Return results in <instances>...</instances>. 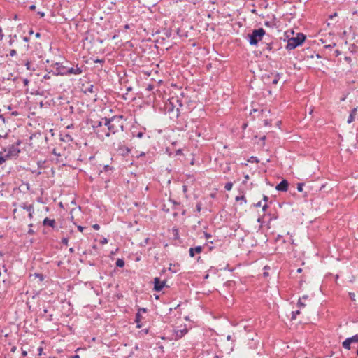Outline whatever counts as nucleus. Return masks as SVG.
<instances>
[{
  "label": "nucleus",
  "instance_id": "40",
  "mask_svg": "<svg viewBox=\"0 0 358 358\" xmlns=\"http://www.w3.org/2000/svg\"><path fill=\"white\" fill-rule=\"evenodd\" d=\"M108 243V239L106 238H103V239H101L100 241V243L103 245V244H106Z\"/></svg>",
  "mask_w": 358,
  "mask_h": 358
},
{
  "label": "nucleus",
  "instance_id": "52",
  "mask_svg": "<svg viewBox=\"0 0 358 358\" xmlns=\"http://www.w3.org/2000/svg\"><path fill=\"white\" fill-rule=\"evenodd\" d=\"M146 311H147L146 308H139V309H138V312H139V313H141V312L145 313Z\"/></svg>",
  "mask_w": 358,
  "mask_h": 358
},
{
  "label": "nucleus",
  "instance_id": "60",
  "mask_svg": "<svg viewBox=\"0 0 358 358\" xmlns=\"http://www.w3.org/2000/svg\"><path fill=\"white\" fill-rule=\"evenodd\" d=\"M261 205H262L261 201H259L258 203H255V204H254V206H255V207H260V206H261Z\"/></svg>",
  "mask_w": 358,
  "mask_h": 358
},
{
  "label": "nucleus",
  "instance_id": "54",
  "mask_svg": "<svg viewBox=\"0 0 358 358\" xmlns=\"http://www.w3.org/2000/svg\"><path fill=\"white\" fill-rule=\"evenodd\" d=\"M268 208V205H267V204H265V205H264V206H263V207H262V210H263L264 212H265V211L267 210V208Z\"/></svg>",
  "mask_w": 358,
  "mask_h": 358
},
{
  "label": "nucleus",
  "instance_id": "28",
  "mask_svg": "<svg viewBox=\"0 0 358 358\" xmlns=\"http://www.w3.org/2000/svg\"><path fill=\"white\" fill-rule=\"evenodd\" d=\"M31 64L30 62H29V61L26 62L25 66H26L27 69L34 71L35 69L34 68L31 69Z\"/></svg>",
  "mask_w": 358,
  "mask_h": 358
},
{
  "label": "nucleus",
  "instance_id": "29",
  "mask_svg": "<svg viewBox=\"0 0 358 358\" xmlns=\"http://www.w3.org/2000/svg\"><path fill=\"white\" fill-rule=\"evenodd\" d=\"M178 234H179L178 229H173V235H174V238L175 239H178L179 238Z\"/></svg>",
  "mask_w": 358,
  "mask_h": 358
},
{
  "label": "nucleus",
  "instance_id": "64",
  "mask_svg": "<svg viewBox=\"0 0 358 358\" xmlns=\"http://www.w3.org/2000/svg\"><path fill=\"white\" fill-rule=\"evenodd\" d=\"M70 358H80V356L78 355H75L71 356Z\"/></svg>",
  "mask_w": 358,
  "mask_h": 358
},
{
  "label": "nucleus",
  "instance_id": "62",
  "mask_svg": "<svg viewBox=\"0 0 358 358\" xmlns=\"http://www.w3.org/2000/svg\"><path fill=\"white\" fill-rule=\"evenodd\" d=\"M29 9L31 10H35L36 9V6L35 5L30 6Z\"/></svg>",
  "mask_w": 358,
  "mask_h": 358
},
{
  "label": "nucleus",
  "instance_id": "45",
  "mask_svg": "<svg viewBox=\"0 0 358 358\" xmlns=\"http://www.w3.org/2000/svg\"><path fill=\"white\" fill-rule=\"evenodd\" d=\"M204 236H205L206 239H208V238L212 237V235L210 234L205 232L204 233Z\"/></svg>",
  "mask_w": 358,
  "mask_h": 358
},
{
  "label": "nucleus",
  "instance_id": "47",
  "mask_svg": "<svg viewBox=\"0 0 358 358\" xmlns=\"http://www.w3.org/2000/svg\"><path fill=\"white\" fill-rule=\"evenodd\" d=\"M0 121L3 124L6 123V119L3 115H0Z\"/></svg>",
  "mask_w": 358,
  "mask_h": 358
},
{
  "label": "nucleus",
  "instance_id": "31",
  "mask_svg": "<svg viewBox=\"0 0 358 358\" xmlns=\"http://www.w3.org/2000/svg\"><path fill=\"white\" fill-rule=\"evenodd\" d=\"M44 318L47 321H52V314L46 315Z\"/></svg>",
  "mask_w": 358,
  "mask_h": 358
},
{
  "label": "nucleus",
  "instance_id": "20",
  "mask_svg": "<svg viewBox=\"0 0 358 358\" xmlns=\"http://www.w3.org/2000/svg\"><path fill=\"white\" fill-rule=\"evenodd\" d=\"M17 35L15 34L13 36L10 35V40L8 41V45L12 46L17 41Z\"/></svg>",
  "mask_w": 358,
  "mask_h": 358
},
{
  "label": "nucleus",
  "instance_id": "51",
  "mask_svg": "<svg viewBox=\"0 0 358 358\" xmlns=\"http://www.w3.org/2000/svg\"><path fill=\"white\" fill-rule=\"evenodd\" d=\"M21 144H22V141L17 140L14 145H17V148H18V146L20 145Z\"/></svg>",
  "mask_w": 358,
  "mask_h": 358
},
{
  "label": "nucleus",
  "instance_id": "5",
  "mask_svg": "<svg viewBox=\"0 0 358 358\" xmlns=\"http://www.w3.org/2000/svg\"><path fill=\"white\" fill-rule=\"evenodd\" d=\"M7 152L6 157L8 158L11 157H17L19 153L20 152V148H17V145H10L8 146L7 149L5 150Z\"/></svg>",
  "mask_w": 358,
  "mask_h": 358
},
{
  "label": "nucleus",
  "instance_id": "16",
  "mask_svg": "<svg viewBox=\"0 0 358 358\" xmlns=\"http://www.w3.org/2000/svg\"><path fill=\"white\" fill-rule=\"evenodd\" d=\"M263 47L262 48V52H265L266 51L270 52L273 47H272V43H262Z\"/></svg>",
  "mask_w": 358,
  "mask_h": 358
},
{
  "label": "nucleus",
  "instance_id": "6",
  "mask_svg": "<svg viewBox=\"0 0 358 358\" xmlns=\"http://www.w3.org/2000/svg\"><path fill=\"white\" fill-rule=\"evenodd\" d=\"M83 71V66H78V65H76V66H73L71 68L67 69L66 70V76L68 75H80Z\"/></svg>",
  "mask_w": 358,
  "mask_h": 358
},
{
  "label": "nucleus",
  "instance_id": "2",
  "mask_svg": "<svg viewBox=\"0 0 358 358\" xmlns=\"http://www.w3.org/2000/svg\"><path fill=\"white\" fill-rule=\"evenodd\" d=\"M306 38V35L302 33H298L295 37L288 38L286 49L292 50L301 45Z\"/></svg>",
  "mask_w": 358,
  "mask_h": 358
},
{
  "label": "nucleus",
  "instance_id": "50",
  "mask_svg": "<svg viewBox=\"0 0 358 358\" xmlns=\"http://www.w3.org/2000/svg\"><path fill=\"white\" fill-rule=\"evenodd\" d=\"M345 60L348 62V63H350L352 62V59L350 57H345Z\"/></svg>",
  "mask_w": 358,
  "mask_h": 358
},
{
  "label": "nucleus",
  "instance_id": "10",
  "mask_svg": "<svg viewBox=\"0 0 358 358\" xmlns=\"http://www.w3.org/2000/svg\"><path fill=\"white\" fill-rule=\"evenodd\" d=\"M168 202L171 205V208H172L173 210H178V207L180 205V203H178V202H177V201H176L174 200H172L170 198L169 199ZM177 215H178V212L177 211L173 213V216L174 217L177 216Z\"/></svg>",
  "mask_w": 358,
  "mask_h": 358
},
{
  "label": "nucleus",
  "instance_id": "57",
  "mask_svg": "<svg viewBox=\"0 0 358 358\" xmlns=\"http://www.w3.org/2000/svg\"><path fill=\"white\" fill-rule=\"evenodd\" d=\"M77 228L80 232H82L84 229V227L80 225L78 226Z\"/></svg>",
  "mask_w": 358,
  "mask_h": 358
},
{
  "label": "nucleus",
  "instance_id": "11",
  "mask_svg": "<svg viewBox=\"0 0 358 358\" xmlns=\"http://www.w3.org/2000/svg\"><path fill=\"white\" fill-rule=\"evenodd\" d=\"M23 209L26 210L29 213V218H32L33 213H34V206L33 205H27L25 203H23L20 206Z\"/></svg>",
  "mask_w": 358,
  "mask_h": 358
},
{
  "label": "nucleus",
  "instance_id": "14",
  "mask_svg": "<svg viewBox=\"0 0 358 358\" xmlns=\"http://www.w3.org/2000/svg\"><path fill=\"white\" fill-rule=\"evenodd\" d=\"M357 108H354L351 112H350V114L347 120V122L348 124H350L351 122H352L355 120V116L357 114Z\"/></svg>",
  "mask_w": 358,
  "mask_h": 358
},
{
  "label": "nucleus",
  "instance_id": "21",
  "mask_svg": "<svg viewBox=\"0 0 358 358\" xmlns=\"http://www.w3.org/2000/svg\"><path fill=\"white\" fill-rule=\"evenodd\" d=\"M124 261L122 259H117L115 263L116 266L120 268H122L124 266Z\"/></svg>",
  "mask_w": 358,
  "mask_h": 358
},
{
  "label": "nucleus",
  "instance_id": "24",
  "mask_svg": "<svg viewBox=\"0 0 358 358\" xmlns=\"http://www.w3.org/2000/svg\"><path fill=\"white\" fill-rule=\"evenodd\" d=\"M236 201H241L244 203H247V200H246L245 197L243 195H242V196H237L236 197Z\"/></svg>",
  "mask_w": 358,
  "mask_h": 358
},
{
  "label": "nucleus",
  "instance_id": "46",
  "mask_svg": "<svg viewBox=\"0 0 358 358\" xmlns=\"http://www.w3.org/2000/svg\"><path fill=\"white\" fill-rule=\"evenodd\" d=\"M176 103L178 104V106H179L180 107H182V101H181V100L178 99L177 98V99H176Z\"/></svg>",
  "mask_w": 358,
  "mask_h": 358
},
{
  "label": "nucleus",
  "instance_id": "8",
  "mask_svg": "<svg viewBox=\"0 0 358 358\" xmlns=\"http://www.w3.org/2000/svg\"><path fill=\"white\" fill-rule=\"evenodd\" d=\"M165 281H162L160 279L157 277L154 278V289L156 292H160L162 290V289L165 286Z\"/></svg>",
  "mask_w": 358,
  "mask_h": 358
},
{
  "label": "nucleus",
  "instance_id": "41",
  "mask_svg": "<svg viewBox=\"0 0 358 358\" xmlns=\"http://www.w3.org/2000/svg\"><path fill=\"white\" fill-rule=\"evenodd\" d=\"M349 296H350V299H351L352 301H355V293L350 292V293H349Z\"/></svg>",
  "mask_w": 358,
  "mask_h": 358
},
{
  "label": "nucleus",
  "instance_id": "38",
  "mask_svg": "<svg viewBox=\"0 0 358 358\" xmlns=\"http://www.w3.org/2000/svg\"><path fill=\"white\" fill-rule=\"evenodd\" d=\"M68 242H69V240L67 238H63L62 239V243L65 245H68Z\"/></svg>",
  "mask_w": 358,
  "mask_h": 358
},
{
  "label": "nucleus",
  "instance_id": "12",
  "mask_svg": "<svg viewBox=\"0 0 358 358\" xmlns=\"http://www.w3.org/2000/svg\"><path fill=\"white\" fill-rule=\"evenodd\" d=\"M203 248L201 246H196L195 248H189V256L191 257H194L195 255V253H201L202 252Z\"/></svg>",
  "mask_w": 358,
  "mask_h": 358
},
{
  "label": "nucleus",
  "instance_id": "25",
  "mask_svg": "<svg viewBox=\"0 0 358 358\" xmlns=\"http://www.w3.org/2000/svg\"><path fill=\"white\" fill-rule=\"evenodd\" d=\"M279 79H280V74L279 73H276L274 76V78L272 80V83L273 85H275L278 83L279 81Z\"/></svg>",
  "mask_w": 358,
  "mask_h": 358
},
{
  "label": "nucleus",
  "instance_id": "49",
  "mask_svg": "<svg viewBox=\"0 0 358 358\" xmlns=\"http://www.w3.org/2000/svg\"><path fill=\"white\" fill-rule=\"evenodd\" d=\"M94 62L95 63H101V64H103V63H104V59H96L94 60Z\"/></svg>",
  "mask_w": 358,
  "mask_h": 358
},
{
  "label": "nucleus",
  "instance_id": "27",
  "mask_svg": "<svg viewBox=\"0 0 358 358\" xmlns=\"http://www.w3.org/2000/svg\"><path fill=\"white\" fill-rule=\"evenodd\" d=\"M300 314V311L299 310H296V311H293L292 313V320H295L296 318V315Z\"/></svg>",
  "mask_w": 358,
  "mask_h": 358
},
{
  "label": "nucleus",
  "instance_id": "15",
  "mask_svg": "<svg viewBox=\"0 0 358 358\" xmlns=\"http://www.w3.org/2000/svg\"><path fill=\"white\" fill-rule=\"evenodd\" d=\"M176 336L177 338H182L185 334L187 333V329L186 328H184L182 329H178L175 331Z\"/></svg>",
  "mask_w": 358,
  "mask_h": 358
},
{
  "label": "nucleus",
  "instance_id": "30",
  "mask_svg": "<svg viewBox=\"0 0 358 358\" xmlns=\"http://www.w3.org/2000/svg\"><path fill=\"white\" fill-rule=\"evenodd\" d=\"M8 158V157H6V155L5 156H0V165H1Z\"/></svg>",
  "mask_w": 358,
  "mask_h": 358
},
{
  "label": "nucleus",
  "instance_id": "19",
  "mask_svg": "<svg viewBox=\"0 0 358 358\" xmlns=\"http://www.w3.org/2000/svg\"><path fill=\"white\" fill-rule=\"evenodd\" d=\"M131 134H132V136L133 137H136V138H143L144 136H145V131H138L137 133H136V131H133L131 132Z\"/></svg>",
  "mask_w": 358,
  "mask_h": 358
},
{
  "label": "nucleus",
  "instance_id": "53",
  "mask_svg": "<svg viewBox=\"0 0 358 358\" xmlns=\"http://www.w3.org/2000/svg\"><path fill=\"white\" fill-rule=\"evenodd\" d=\"M335 46H336V43H334L332 45H326L325 48H331L335 47Z\"/></svg>",
  "mask_w": 358,
  "mask_h": 358
},
{
  "label": "nucleus",
  "instance_id": "26",
  "mask_svg": "<svg viewBox=\"0 0 358 358\" xmlns=\"http://www.w3.org/2000/svg\"><path fill=\"white\" fill-rule=\"evenodd\" d=\"M233 183L229 182L225 184L224 189L227 191H230L232 189Z\"/></svg>",
  "mask_w": 358,
  "mask_h": 358
},
{
  "label": "nucleus",
  "instance_id": "42",
  "mask_svg": "<svg viewBox=\"0 0 358 358\" xmlns=\"http://www.w3.org/2000/svg\"><path fill=\"white\" fill-rule=\"evenodd\" d=\"M47 313H48V310L45 308L43 309V313L41 314V317H45V316L47 315Z\"/></svg>",
  "mask_w": 358,
  "mask_h": 358
},
{
  "label": "nucleus",
  "instance_id": "9",
  "mask_svg": "<svg viewBox=\"0 0 358 358\" xmlns=\"http://www.w3.org/2000/svg\"><path fill=\"white\" fill-rule=\"evenodd\" d=\"M289 183L287 180L283 179L279 184L275 187L276 190L280 192H287L288 189Z\"/></svg>",
  "mask_w": 358,
  "mask_h": 358
},
{
  "label": "nucleus",
  "instance_id": "33",
  "mask_svg": "<svg viewBox=\"0 0 358 358\" xmlns=\"http://www.w3.org/2000/svg\"><path fill=\"white\" fill-rule=\"evenodd\" d=\"M196 210L198 213H200V211L201 210V203L200 202L197 203V204L196 206Z\"/></svg>",
  "mask_w": 358,
  "mask_h": 358
},
{
  "label": "nucleus",
  "instance_id": "22",
  "mask_svg": "<svg viewBox=\"0 0 358 358\" xmlns=\"http://www.w3.org/2000/svg\"><path fill=\"white\" fill-rule=\"evenodd\" d=\"M63 141H73V138L69 134H65L64 137L61 138Z\"/></svg>",
  "mask_w": 358,
  "mask_h": 358
},
{
  "label": "nucleus",
  "instance_id": "7",
  "mask_svg": "<svg viewBox=\"0 0 358 358\" xmlns=\"http://www.w3.org/2000/svg\"><path fill=\"white\" fill-rule=\"evenodd\" d=\"M54 66L57 71L56 75L66 76L67 68L59 62H56Z\"/></svg>",
  "mask_w": 358,
  "mask_h": 358
},
{
  "label": "nucleus",
  "instance_id": "55",
  "mask_svg": "<svg viewBox=\"0 0 358 358\" xmlns=\"http://www.w3.org/2000/svg\"><path fill=\"white\" fill-rule=\"evenodd\" d=\"M22 40L25 42H29V38L27 37V36H23L22 37Z\"/></svg>",
  "mask_w": 358,
  "mask_h": 358
},
{
  "label": "nucleus",
  "instance_id": "58",
  "mask_svg": "<svg viewBox=\"0 0 358 358\" xmlns=\"http://www.w3.org/2000/svg\"><path fill=\"white\" fill-rule=\"evenodd\" d=\"M263 201L265 202H267L268 201V197L266 195H264L263 196Z\"/></svg>",
  "mask_w": 358,
  "mask_h": 358
},
{
  "label": "nucleus",
  "instance_id": "44",
  "mask_svg": "<svg viewBox=\"0 0 358 358\" xmlns=\"http://www.w3.org/2000/svg\"><path fill=\"white\" fill-rule=\"evenodd\" d=\"M153 88H154L153 85H150H150H148L147 86L146 90H148V91H151V90H153Z\"/></svg>",
  "mask_w": 358,
  "mask_h": 358
},
{
  "label": "nucleus",
  "instance_id": "63",
  "mask_svg": "<svg viewBox=\"0 0 358 358\" xmlns=\"http://www.w3.org/2000/svg\"><path fill=\"white\" fill-rule=\"evenodd\" d=\"M38 14L41 17H44V15H45V13H44L43 12H38Z\"/></svg>",
  "mask_w": 358,
  "mask_h": 358
},
{
  "label": "nucleus",
  "instance_id": "23",
  "mask_svg": "<svg viewBox=\"0 0 358 358\" xmlns=\"http://www.w3.org/2000/svg\"><path fill=\"white\" fill-rule=\"evenodd\" d=\"M85 92L94 93V86L93 85H90L88 87L85 89Z\"/></svg>",
  "mask_w": 358,
  "mask_h": 358
},
{
  "label": "nucleus",
  "instance_id": "32",
  "mask_svg": "<svg viewBox=\"0 0 358 358\" xmlns=\"http://www.w3.org/2000/svg\"><path fill=\"white\" fill-rule=\"evenodd\" d=\"M303 183H299L297 185V190L299 192H302L303 191Z\"/></svg>",
  "mask_w": 358,
  "mask_h": 358
},
{
  "label": "nucleus",
  "instance_id": "61",
  "mask_svg": "<svg viewBox=\"0 0 358 358\" xmlns=\"http://www.w3.org/2000/svg\"><path fill=\"white\" fill-rule=\"evenodd\" d=\"M149 238H146L144 241V244H141V245H145V244H147L149 241Z\"/></svg>",
  "mask_w": 358,
  "mask_h": 358
},
{
  "label": "nucleus",
  "instance_id": "48",
  "mask_svg": "<svg viewBox=\"0 0 358 358\" xmlns=\"http://www.w3.org/2000/svg\"><path fill=\"white\" fill-rule=\"evenodd\" d=\"M3 36H4V34H3L2 29L0 27V41H1L3 39Z\"/></svg>",
  "mask_w": 358,
  "mask_h": 358
},
{
  "label": "nucleus",
  "instance_id": "59",
  "mask_svg": "<svg viewBox=\"0 0 358 358\" xmlns=\"http://www.w3.org/2000/svg\"><path fill=\"white\" fill-rule=\"evenodd\" d=\"M29 82V80L27 78L24 79V80H23L24 85H27Z\"/></svg>",
  "mask_w": 358,
  "mask_h": 358
},
{
  "label": "nucleus",
  "instance_id": "13",
  "mask_svg": "<svg viewBox=\"0 0 358 358\" xmlns=\"http://www.w3.org/2000/svg\"><path fill=\"white\" fill-rule=\"evenodd\" d=\"M43 224L45 226H50L52 228H55L56 222L54 219H49L48 217H45L43 220Z\"/></svg>",
  "mask_w": 358,
  "mask_h": 358
},
{
  "label": "nucleus",
  "instance_id": "36",
  "mask_svg": "<svg viewBox=\"0 0 358 358\" xmlns=\"http://www.w3.org/2000/svg\"><path fill=\"white\" fill-rule=\"evenodd\" d=\"M301 300H302V299H299L298 301L297 305L299 307H304L305 306V303H303Z\"/></svg>",
  "mask_w": 358,
  "mask_h": 358
},
{
  "label": "nucleus",
  "instance_id": "34",
  "mask_svg": "<svg viewBox=\"0 0 358 358\" xmlns=\"http://www.w3.org/2000/svg\"><path fill=\"white\" fill-rule=\"evenodd\" d=\"M17 55V51L14 49L11 50L9 52V56L14 57Z\"/></svg>",
  "mask_w": 358,
  "mask_h": 358
},
{
  "label": "nucleus",
  "instance_id": "18",
  "mask_svg": "<svg viewBox=\"0 0 358 358\" xmlns=\"http://www.w3.org/2000/svg\"><path fill=\"white\" fill-rule=\"evenodd\" d=\"M142 318V316L139 312H138L135 315V322L136 323V327L140 328L141 325L139 324Z\"/></svg>",
  "mask_w": 358,
  "mask_h": 358
},
{
  "label": "nucleus",
  "instance_id": "39",
  "mask_svg": "<svg viewBox=\"0 0 358 358\" xmlns=\"http://www.w3.org/2000/svg\"><path fill=\"white\" fill-rule=\"evenodd\" d=\"M264 24H265V26L269 27H273L274 25L273 22H268V21L265 22Z\"/></svg>",
  "mask_w": 358,
  "mask_h": 358
},
{
  "label": "nucleus",
  "instance_id": "3",
  "mask_svg": "<svg viewBox=\"0 0 358 358\" xmlns=\"http://www.w3.org/2000/svg\"><path fill=\"white\" fill-rule=\"evenodd\" d=\"M265 34V31L263 28L252 30V33L248 34L249 43L251 45H257Z\"/></svg>",
  "mask_w": 358,
  "mask_h": 358
},
{
  "label": "nucleus",
  "instance_id": "56",
  "mask_svg": "<svg viewBox=\"0 0 358 358\" xmlns=\"http://www.w3.org/2000/svg\"><path fill=\"white\" fill-rule=\"evenodd\" d=\"M52 154L56 156H60V154L57 152L56 149H53Z\"/></svg>",
  "mask_w": 358,
  "mask_h": 358
},
{
  "label": "nucleus",
  "instance_id": "35",
  "mask_svg": "<svg viewBox=\"0 0 358 358\" xmlns=\"http://www.w3.org/2000/svg\"><path fill=\"white\" fill-rule=\"evenodd\" d=\"M162 210L166 213H169L170 211V208L167 207V205L166 203L163 205Z\"/></svg>",
  "mask_w": 358,
  "mask_h": 358
},
{
  "label": "nucleus",
  "instance_id": "1",
  "mask_svg": "<svg viewBox=\"0 0 358 358\" xmlns=\"http://www.w3.org/2000/svg\"><path fill=\"white\" fill-rule=\"evenodd\" d=\"M104 126L107 127V131H105V136L109 137L111 134H115L119 131H122L124 129L122 116H113L111 118H103Z\"/></svg>",
  "mask_w": 358,
  "mask_h": 358
},
{
  "label": "nucleus",
  "instance_id": "17",
  "mask_svg": "<svg viewBox=\"0 0 358 358\" xmlns=\"http://www.w3.org/2000/svg\"><path fill=\"white\" fill-rule=\"evenodd\" d=\"M103 125H104V120L102 119V120L94 121L92 126L94 129H97L102 127Z\"/></svg>",
  "mask_w": 358,
  "mask_h": 358
},
{
  "label": "nucleus",
  "instance_id": "4",
  "mask_svg": "<svg viewBox=\"0 0 358 358\" xmlns=\"http://www.w3.org/2000/svg\"><path fill=\"white\" fill-rule=\"evenodd\" d=\"M358 343V334H355L352 337L347 338L343 343L342 346L345 349L350 350L351 344Z\"/></svg>",
  "mask_w": 358,
  "mask_h": 358
},
{
  "label": "nucleus",
  "instance_id": "37",
  "mask_svg": "<svg viewBox=\"0 0 358 358\" xmlns=\"http://www.w3.org/2000/svg\"><path fill=\"white\" fill-rule=\"evenodd\" d=\"M263 112H264V110H263V109H262L261 110H257V109H253L252 110H251V112H250V115H252L253 113H263Z\"/></svg>",
  "mask_w": 358,
  "mask_h": 358
},
{
  "label": "nucleus",
  "instance_id": "43",
  "mask_svg": "<svg viewBox=\"0 0 358 358\" xmlns=\"http://www.w3.org/2000/svg\"><path fill=\"white\" fill-rule=\"evenodd\" d=\"M92 228L95 230H99L100 229V226L98 224H94L92 225Z\"/></svg>",
  "mask_w": 358,
  "mask_h": 358
}]
</instances>
